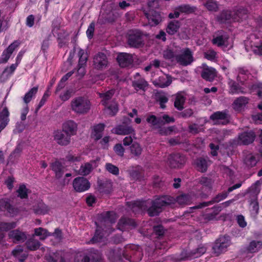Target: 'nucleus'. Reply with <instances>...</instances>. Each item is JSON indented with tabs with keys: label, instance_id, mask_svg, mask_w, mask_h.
<instances>
[{
	"label": "nucleus",
	"instance_id": "nucleus-23",
	"mask_svg": "<svg viewBox=\"0 0 262 262\" xmlns=\"http://www.w3.org/2000/svg\"><path fill=\"white\" fill-rule=\"evenodd\" d=\"M220 23H225L233 21V12L224 10L223 11L216 17Z\"/></svg>",
	"mask_w": 262,
	"mask_h": 262
},
{
	"label": "nucleus",
	"instance_id": "nucleus-25",
	"mask_svg": "<svg viewBox=\"0 0 262 262\" xmlns=\"http://www.w3.org/2000/svg\"><path fill=\"white\" fill-rule=\"evenodd\" d=\"M52 169L55 173V178L57 179H59L62 177L64 172L65 168L58 161H56L55 162L52 163Z\"/></svg>",
	"mask_w": 262,
	"mask_h": 262
},
{
	"label": "nucleus",
	"instance_id": "nucleus-48",
	"mask_svg": "<svg viewBox=\"0 0 262 262\" xmlns=\"http://www.w3.org/2000/svg\"><path fill=\"white\" fill-rule=\"evenodd\" d=\"M130 152L135 156L139 157L142 153V149L138 143H133L130 147Z\"/></svg>",
	"mask_w": 262,
	"mask_h": 262
},
{
	"label": "nucleus",
	"instance_id": "nucleus-8",
	"mask_svg": "<svg viewBox=\"0 0 262 262\" xmlns=\"http://www.w3.org/2000/svg\"><path fill=\"white\" fill-rule=\"evenodd\" d=\"M1 211L8 216L14 217L19 212V209L13 205L9 199H1Z\"/></svg>",
	"mask_w": 262,
	"mask_h": 262
},
{
	"label": "nucleus",
	"instance_id": "nucleus-42",
	"mask_svg": "<svg viewBox=\"0 0 262 262\" xmlns=\"http://www.w3.org/2000/svg\"><path fill=\"white\" fill-rule=\"evenodd\" d=\"M27 248L30 250H36L40 246V242L33 238L29 239L26 243Z\"/></svg>",
	"mask_w": 262,
	"mask_h": 262
},
{
	"label": "nucleus",
	"instance_id": "nucleus-9",
	"mask_svg": "<svg viewBox=\"0 0 262 262\" xmlns=\"http://www.w3.org/2000/svg\"><path fill=\"white\" fill-rule=\"evenodd\" d=\"M176 60L182 66H188L193 60L192 52L189 48L183 49L181 51V54L177 55Z\"/></svg>",
	"mask_w": 262,
	"mask_h": 262
},
{
	"label": "nucleus",
	"instance_id": "nucleus-27",
	"mask_svg": "<svg viewBox=\"0 0 262 262\" xmlns=\"http://www.w3.org/2000/svg\"><path fill=\"white\" fill-rule=\"evenodd\" d=\"M251 47L253 52L257 55L262 56V41L255 37L251 41Z\"/></svg>",
	"mask_w": 262,
	"mask_h": 262
},
{
	"label": "nucleus",
	"instance_id": "nucleus-41",
	"mask_svg": "<svg viewBox=\"0 0 262 262\" xmlns=\"http://www.w3.org/2000/svg\"><path fill=\"white\" fill-rule=\"evenodd\" d=\"M87 255L90 262H97L101 259V254L97 250L92 249Z\"/></svg>",
	"mask_w": 262,
	"mask_h": 262
},
{
	"label": "nucleus",
	"instance_id": "nucleus-58",
	"mask_svg": "<svg viewBox=\"0 0 262 262\" xmlns=\"http://www.w3.org/2000/svg\"><path fill=\"white\" fill-rule=\"evenodd\" d=\"M226 39V37H225L221 35L217 36L215 38H213L212 40V42L213 44L216 45L220 47L224 46L225 45Z\"/></svg>",
	"mask_w": 262,
	"mask_h": 262
},
{
	"label": "nucleus",
	"instance_id": "nucleus-34",
	"mask_svg": "<svg viewBox=\"0 0 262 262\" xmlns=\"http://www.w3.org/2000/svg\"><path fill=\"white\" fill-rule=\"evenodd\" d=\"M186 101V98L181 94L178 93L176 95L175 101L174 102V106L178 110L182 111L184 109V105Z\"/></svg>",
	"mask_w": 262,
	"mask_h": 262
},
{
	"label": "nucleus",
	"instance_id": "nucleus-4",
	"mask_svg": "<svg viewBox=\"0 0 262 262\" xmlns=\"http://www.w3.org/2000/svg\"><path fill=\"white\" fill-rule=\"evenodd\" d=\"M230 245L231 240L229 235L221 236L215 241L212 247V253L217 256L226 252Z\"/></svg>",
	"mask_w": 262,
	"mask_h": 262
},
{
	"label": "nucleus",
	"instance_id": "nucleus-47",
	"mask_svg": "<svg viewBox=\"0 0 262 262\" xmlns=\"http://www.w3.org/2000/svg\"><path fill=\"white\" fill-rule=\"evenodd\" d=\"M37 90L38 87H33L26 93L23 99L24 102L26 104L28 103L31 100L32 97L36 94Z\"/></svg>",
	"mask_w": 262,
	"mask_h": 262
},
{
	"label": "nucleus",
	"instance_id": "nucleus-35",
	"mask_svg": "<svg viewBox=\"0 0 262 262\" xmlns=\"http://www.w3.org/2000/svg\"><path fill=\"white\" fill-rule=\"evenodd\" d=\"M262 248V242L252 241L247 247L246 250L249 253L258 252Z\"/></svg>",
	"mask_w": 262,
	"mask_h": 262
},
{
	"label": "nucleus",
	"instance_id": "nucleus-2",
	"mask_svg": "<svg viewBox=\"0 0 262 262\" xmlns=\"http://www.w3.org/2000/svg\"><path fill=\"white\" fill-rule=\"evenodd\" d=\"M117 219L116 214L113 211H107L103 212L99 216L100 225H97V229L94 237L91 239L89 243H96L100 242L103 236L101 230L105 232H111L112 231V225L115 223Z\"/></svg>",
	"mask_w": 262,
	"mask_h": 262
},
{
	"label": "nucleus",
	"instance_id": "nucleus-43",
	"mask_svg": "<svg viewBox=\"0 0 262 262\" xmlns=\"http://www.w3.org/2000/svg\"><path fill=\"white\" fill-rule=\"evenodd\" d=\"M106 114L113 116L116 114L118 111V106L117 103L113 102L110 105L104 109Z\"/></svg>",
	"mask_w": 262,
	"mask_h": 262
},
{
	"label": "nucleus",
	"instance_id": "nucleus-32",
	"mask_svg": "<svg viewBox=\"0 0 262 262\" xmlns=\"http://www.w3.org/2000/svg\"><path fill=\"white\" fill-rule=\"evenodd\" d=\"M146 121L156 127H160L164 124V122L161 117H157L152 115L147 117Z\"/></svg>",
	"mask_w": 262,
	"mask_h": 262
},
{
	"label": "nucleus",
	"instance_id": "nucleus-31",
	"mask_svg": "<svg viewBox=\"0 0 262 262\" xmlns=\"http://www.w3.org/2000/svg\"><path fill=\"white\" fill-rule=\"evenodd\" d=\"M180 27V22L172 20L169 22L166 28V32L169 35H173L177 33Z\"/></svg>",
	"mask_w": 262,
	"mask_h": 262
},
{
	"label": "nucleus",
	"instance_id": "nucleus-60",
	"mask_svg": "<svg viewBox=\"0 0 262 262\" xmlns=\"http://www.w3.org/2000/svg\"><path fill=\"white\" fill-rule=\"evenodd\" d=\"M153 229L155 234L159 237L163 236L165 232L164 227L161 225L155 226Z\"/></svg>",
	"mask_w": 262,
	"mask_h": 262
},
{
	"label": "nucleus",
	"instance_id": "nucleus-14",
	"mask_svg": "<svg viewBox=\"0 0 262 262\" xmlns=\"http://www.w3.org/2000/svg\"><path fill=\"white\" fill-rule=\"evenodd\" d=\"M108 63L106 55L102 52H99L93 57V66L97 70L105 69Z\"/></svg>",
	"mask_w": 262,
	"mask_h": 262
},
{
	"label": "nucleus",
	"instance_id": "nucleus-49",
	"mask_svg": "<svg viewBox=\"0 0 262 262\" xmlns=\"http://www.w3.org/2000/svg\"><path fill=\"white\" fill-rule=\"evenodd\" d=\"M92 165L89 163H87L84 165H81L79 170V173L81 175L86 176L90 173V172L92 171Z\"/></svg>",
	"mask_w": 262,
	"mask_h": 262
},
{
	"label": "nucleus",
	"instance_id": "nucleus-52",
	"mask_svg": "<svg viewBox=\"0 0 262 262\" xmlns=\"http://www.w3.org/2000/svg\"><path fill=\"white\" fill-rule=\"evenodd\" d=\"M28 189L24 184L20 185L17 190L18 196L21 199H26L28 198Z\"/></svg>",
	"mask_w": 262,
	"mask_h": 262
},
{
	"label": "nucleus",
	"instance_id": "nucleus-1",
	"mask_svg": "<svg viewBox=\"0 0 262 262\" xmlns=\"http://www.w3.org/2000/svg\"><path fill=\"white\" fill-rule=\"evenodd\" d=\"M173 198L169 196L163 195L154 200H147L135 202L133 209H139L146 211L149 216H158L163 210V207L170 204Z\"/></svg>",
	"mask_w": 262,
	"mask_h": 262
},
{
	"label": "nucleus",
	"instance_id": "nucleus-59",
	"mask_svg": "<svg viewBox=\"0 0 262 262\" xmlns=\"http://www.w3.org/2000/svg\"><path fill=\"white\" fill-rule=\"evenodd\" d=\"M177 55L172 50L168 49L163 52V57L166 59H169L172 61V59L176 58Z\"/></svg>",
	"mask_w": 262,
	"mask_h": 262
},
{
	"label": "nucleus",
	"instance_id": "nucleus-16",
	"mask_svg": "<svg viewBox=\"0 0 262 262\" xmlns=\"http://www.w3.org/2000/svg\"><path fill=\"white\" fill-rule=\"evenodd\" d=\"M117 60L121 67L126 68L133 64L134 59L132 54L127 53H119L117 55Z\"/></svg>",
	"mask_w": 262,
	"mask_h": 262
},
{
	"label": "nucleus",
	"instance_id": "nucleus-39",
	"mask_svg": "<svg viewBox=\"0 0 262 262\" xmlns=\"http://www.w3.org/2000/svg\"><path fill=\"white\" fill-rule=\"evenodd\" d=\"M9 113L7 107H5L1 112V130L4 129L8 124Z\"/></svg>",
	"mask_w": 262,
	"mask_h": 262
},
{
	"label": "nucleus",
	"instance_id": "nucleus-37",
	"mask_svg": "<svg viewBox=\"0 0 262 262\" xmlns=\"http://www.w3.org/2000/svg\"><path fill=\"white\" fill-rule=\"evenodd\" d=\"M49 210L50 208L43 203H39L33 208L34 212L37 214H45L48 213Z\"/></svg>",
	"mask_w": 262,
	"mask_h": 262
},
{
	"label": "nucleus",
	"instance_id": "nucleus-30",
	"mask_svg": "<svg viewBox=\"0 0 262 262\" xmlns=\"http://www.w3.org/2000/svg\"><path fill=\"white\" fill-rule=\"evenodd\" d=\"M233 21H241L247 18V10L239 9L235 12H233Z\"/></svg>",
	"mask_w": 262,
	"mask_h": 262
},
{
	"label": "nucleus",
	"instance_id": "nucleus-64",
	"mask_svg": "<svg viewBox=\"0 0 262 262\" xmlns=\"http://www.w3.org/2000/svg\"><path fill=\"white\" fill-rule=\"evenodd\" d=\"M114 150L115 153L120 157H123L124 156V152L125 149L122 144H117L114 147Z\"/></svg>",
	"mask_w": 262,
	"mask_h": 262
},
{
	"label": "nucleus",
	"instance_id": "nucleus-20",
	"mask_svg": "<svg viewBox=\"0 0 262 262\" xmlns=\"http://www.w3.org/2000/svg\"><path fill=\"white\" fill-rule=\"evenodd\" d=\"M256 137L254 132H244L239 135V139L241 143L244 145H248L253 142Z\"/></svg>",
	"mask_w": 262,
	"mask_h": 262
},
{
	"label": "nucleus",
	"instance_id": "nucleus-19",
	"mask_svg": "<svg viewBox=\"0 0 262 262\" xmlns=\"http://www.w3.org/2000/svg\"><path fill=\"white\" fill-rule=\"evenodd\" d=\"M77 129V125L73 120H68L62 124V130L71 137L76 134Z\"/></svg>",
	"mask_w": 262,
	"mask_h": 262
},
{
	"label": "nucleus",
	"instance_id": "nucleus-44",
	"mask_svg": "<svg viewBox=\"0 0 262 262\" xmlns=\"http://www.w3.org/2000/svg\"><path fill=\"white\" fill-rule=\"evenodd\" d=\"M23 150V145L18 144L15 149L10 155L9 158L12 162H14L15 159L20 157Z\"/></svg>",
	"mask_w": 262,
	"mask_h": 262
},
{
	"label": "nucleus",
	"instance_id": "nucleus-36",
	"mask_svg": "<svg viewBox=\"0 0 262 262\" xmlns=\"http://www.w3.org/2000/svg\"><path fill=\"white\" fill-rule=\"evenodd\" d=\"M195 164L197 169L202 172H204L206 171L208 167V163L206 160L204 158L201 157L196 160Z\"/></svg>",
	"mask_w": 262,
	"mask_h": 262
},
{
	"label": "nucleus",
	"instance_id": "nucleus-63",
	"mask_svg": "<svg viewBox=\"0 0 262 262\" xmlns=\"http://www.w3.org/2000/svg\"><path fill=\"white\" fill-rule=\"evenodd\" d=\"M252 88L259 98L262 97V83H255L252 85Z\"/></svg>",
	"mask_w": 262,
	"mask_h": 262
},
{
	"label": "nucleus",
	"instance_id": "nucleus-10",
	"mask_svg": "<svg viewBox=\"0 0 262 262\" xmlns=\"http://www.w3.org/2000/svg\"><path fill=\"white\" fill-rule=\"evenodd\" d=\"M230 116L227 111L216 112L210 116V119L213 121L214 125H226L230 122Z\"/></svg>",
	"mask_w": 262,
	"mask_h": 262
},
{
	"label": "nucleus",
	"instance_id": "nucleus-38",
	"mask_svg": "<svg viewBox=\"0 0 262 262\" xmlns=\"http://www.w3.org/2000/svg\"><path fill=\"white\" fill-rule=\"evenodd\" d=\"M114 93L115 90L113 89L108 90L105 93H100V97L102 99L101 101L102 104L104 106H106L108 104V101L112 98Z\"/></svg>",
	"mask_w": 262,
	"mask_h": 262
},
{
	"label": "nucleus",
	"instance_id": "nucleus-5",
	"mask_svg": "<svg viewBox=\"0 0 262 262\" xmlns=\"http://www.w3.org/2000/svg\"><path fill=\"white\" fill-rule=\"evenodd\" d=\"M242 186L241 183H237L233 186L228 188L227 191L223 192L222 193H219L214 198H213L211 201L206 202H203L199 204L198 205L193 207L194 209L202 208L206 207L209 205L213 204L215 203H218L221 201L226 199L229 193L232 191L233 190L239 188Z\"/></svg>",
	"mask_w": 262,
	"mask_h": 262
},
{
	"label": "nucleus",
	"instance_id": "nucleus-46",
	"mask_svg": "<svg viewBox=\"0 0 262 262\" xmlns=\"http://www.w3.org/2000/svg\"><path fill=\"white\" fill-rule=\"evenodd\" d=\"M105 169L110 173L118 176L119 173V168L110 163H106L105 165Z\"/></svg>",
	"mask_w": 262,
	"mask_h": 262
},
{
	"label": "nucleus",
	"instance_id": "nucleus-13",
	"mask_svg": "<svg viewBox=\"0 0 262 262\" xmlns=\"http://www.w3.org/2000/svg\"><path fill=\"white\" fill-rule=\"evenodd\" d=\"M53 137L56 142L61 146H67L71 142V136L62 129L54 131Z\"/></svg>",
	"mask_w": 262,
	"mask_h": 262
},
{
	"label": "nucleus",
	"instance_id": "nucleus-22",
	"mask_svg": "<svg viewBox=\"0 0 262 262\" xmlns=\"http://www.w3.org/2000/svg\"><path fill=\"white\" fill-rule=\"evenodd\" d=\"M117 226L119 229L123 230L128 227L135 228L136 224L133 219L122 217L119 220Z\"/></svg>",
	"mask_w": 262,
	"mask_h": 262
},
{
	"label": "nucleus",
	"instance_id": "nucleus-45",
	"mask_svg": "<svg viewBox=\"0 0 262 262\" xmlns=\"http://www.w3.org/2000/svg\"><path fill=\"white\" fill-rule=\"evenodd\" d=\"M191 197L188 194H182L177 198V202L181 205H188L191 202Z\"/></svg>",
	"mask_w": 262,
	"mask_h": 262
},
{
	"label": "nucleus",
	"instance_id": "nucleus-54",
	"mask_svg": "<svg viewBox=\"0 0 262 262\" xmlns=\"http://www.w3.org/2000/svg\"><path fill=\"white\" fill-rule=\"evenodd\" d=\"M229 84L230 86V93H237L241 91V87L239 86L238 83H236L234 81L231 80L229 82Z\"/></svg>",
	"mask_w": 262,
	"mask_h": 262
},
{
	"label": "nucleus",
	"instance_id": "nucleus-33",
	"mask_svg": "<svg viewBox=\"0 0 262 262\" xmlns=\"http://www.w3.org/2000/svg\"><path fill=\"white\" fill-rule=\"evenodd\" d=\"M18 45L19 43L17 41H15L11 43L8 48L4 51L3 56H5L3 59L4 62H6L8 61L13 51Z\"/></svg>",
	"mask_w": 262,
	"mask_h": 262
},
{
	"label": "nucleus",
	"instance_id": "nucleus-26",
	"mask_svg": "<svg viewBox=\"0 0 262 262\" xmlns=\"http://www.w3.org/2000/svg\"><path fill=\"white\" fill-rule=\"evenodd\" d=\"M249 98L242 96L236 98L233 103V107L236 111H240L249 102Z\"/></svg>",
	"mask_w": 262,
	"mask_h": 262
},
{
	"label": "nucleus",
	"instance_id": "nucleus-50",
	"mask_svg": "<svg viewBox=\"0 0 262 262\" xmlns=\"http://www.w3.org/2000/svg\"><path fill=\"white\" fill-rule=\"evenodd\" d=\"M214 181L212 179L207 177H202L199 180V183L204 186L207 187L209 189L212 188Z\"/></svg>",
	"mask_w": 262,
	"mask_h": 262
},
{
	"label": "nucleus",
	"instance_id": "nucleus-7",
	"mask_svg": "<svg viewBox=\"0 0 262 262\" xmlns=\"http://www.w3.org/2000/svg\"><path fill=\"white\" fill-rule=\"evenodd\" d=\"M206 251V249L203 246L199 247L192 251L183 250L181 254V257L177 259L178 261L191 259L201 256Z\"/></svg>",
	"mask_w": 262,
	"mask_h": 262
},
{
	"label": "nucleus",
	"instance_id": "nucleus-62",
	"mask_svg": "<svg viewBox=\"0 0 262 262\" xmlns=\"http://www.w3.org/2000/svg\"><path fill=\"white\" fill-rule=\"evenodd\" d=\"M147 82L143 80H137L133 82V86L135 88H138L140 90H144L147 86Z\"/></svg>",
	"mask_w": 262,
	"mask_h": 262
},
{
	"label": "nucleus",
	"instance_id": "nucleus-55",
	"mask_svg": "<svg viewBox=\"0 0 262 262\" xmlns=\"http://www.w3.org/2000/svg\"><path fill=\"white\" fill-rule=\"evenodd\" d=\"M205 6L209 11H216L218 9L217 3L213 0H208L205 3Z\"/></svg>",
	"mask_w": 262,
	"mask_h": 262
},
{
	"label": "nucleus",
	"instance_id": "nucleus-29",
	"mask_svg": "<svg viewBox=\"0 0 262 262\" xmlns=\"http://www.w3.org/2000/svg\"><path fill=\"white\" fill-rule=\"evenodd\" d=\"M98 189L100 192L108 193L112 186L110 181L98 180Z\"/></svg>",
	"mask_w": 262,
	"mask_h": 262
},
{
	"label": "nucleus",
	"instance_id": "nucleus-17",
	"mask_svg": "<svg viewBox=\"0 0 262 262\" xmlns=\"http://www.w3.org/2000/svg\"><path fill=\"white\" fill-rule=\"evenodd\" d=\"M148 23L151 26H155L162 21V17L160 13L155 10H150L146 13Z\"/></svg>",
	"mask_w": 262,
	"mask_h": 262
},
{
	"label": "nucleus",
	"instance_id": "nucleus-15",
	"mask_svg": "<svg viewBox=\"0 0 262 262\" xmlns=\"http://www.w3.org/2000/svg\"><path fill=\"white\" fill-rule=\"evenodd\" d=\"M73 186L77 192H80L88 190L90 187V183L84 177H77L74 180Z\"/></svg>",
	"mask_w": 262,
	"mask_h": 262
},
{
	"label": "nucleus",
	"instance_id": "nucleus-12",
	"mask_svg": "<svg viewBox=\"0 0 262 262\" xmlns=\"http://www.w3.org/2000/svg\"><path fill=\"white\" fill-rule=\"evenodd\" d=\"M130 122V120L128 118H125V121H123L121 124L114 128L112 132L120 135H125L133 133L134 132V129L129 125Z\"/></svg>",
	"mask_w": 262,
	"mask_h": 262
},
{
	"label": "nucleus",
	"instance_id": "nucleus-56",
	"mask_svg": "<svg viewBox=\"0 0 262 262\" xmlns=\"http://www.w3.org/2000/svg\"><path fill=\"white\" fill-rule=\"evenodd\" d=\"M130 177L133 180H140L142 177L141 172L136 169H132L128 171Z\"/></svg>",
	"mask_w": 262,
	"mask_h": 262
},
{
	"label": "nucleus",
	"instance_id": "nucleus-3",
	"mask_svg": "<svg viewBox=\"0 0 262 262\" xmlns=\"http://www.w3.org/2000/svg\"><path fill=\"white\" fill-rule=\"evenodd\" d=\"M71 109L78 115L86 114L91 108V102L86 98L79 96L74 98L71 101Z\"/></svg>",
	"mask_w": 262,
	"mask_h": 262
},
{
	"label": "nucleus",
	"instance_id": "nucleus-61",
	"mask_svg": "<svg viewBox=\"0 0 262 262\" xmlns=\"http://www.w3.org/2000/svg\"><path fill=\"white\" fill-rule=\"evenodd\" d=\"M35 234L37 236H42L41 239H44L46 236L48 235V231L41 227L36 228L34 230Z\"/></svg>",
	"mask_w": 262,
	"mask_h": 262
},
{
	"label": "nucleus",
	"instance_id": "nucleus-40",
	"mask_svg": "<svg viewBox=\"0 0 262 262\" xmlns=\"http://www.w3.org/2000/svg\"><path fill=\"white\" fill-rule=\"evenodd\" d=\"M257 162V160L255 157L251 154L247 155L244 159V163L249 168L255 166Z\"/></svg>",
	"mask_w": 262,
	"mask_h": 262
},
{
	"label": "nucleus",
	"instance_id": "nucleus-28",
	"mask_svg": "<svg viewBox=\"0 0 262 262\" xmlns=\"http://www.w3.org/2000/svg\"><path fill=\"white\" fill-rule=\"evenodd\" d=\"M104 127L105 125L103 123H100L94 126L92 136L95 140H98L102 138Z\"/></svg>",
	"mask_w": 262,
	"mask_h": 262
},
{
	"label": "nucleus",
	"instance_id": "nucleus-24",
	"mask_svg": "<svg viewBox=\"0 0 262 262\" xmlns=\"http://www.w3.org/2000/svg\"><path fill=\"white\" fill-rule=\"evenodd\" d=\"M201 76L206 80L211 81L216 76V72L214 68L207 67L203 70Z\"/></svg>",
	"mask_w": 262,
	"mask_h": 262
},
{
	"label": "nucleus",
	"instance_id": "nucleus-51",
	"mask_svg": "<svg viewBox=\"0 0 262 262\" xmlns=\"http://www.w3.org/2000/svg\"><path fill=\"white\" fill-rule=\"evenodd\" d=\"M196 8L193 6H190L189 5H183L180 6L178 10L183 13H191L194 12Z\"/></svg>",
	"mask_w": 262,
	"mask_h": 262
},
{
	"label": "nucleus",
	"instance_id": "nucleus-53",
	"mask_svg": "<svg viewBox=\"0 0 262 262\" xmlns=\"http://www.w3.org/2000/svg\"><path fill=\"white\" fill-rule=\"evenodd\" d=\"M16 227V223L12 222L10 223L1 222V231H8Z\"/></svg>",
	"mask_w": 262,
	"mask_h": 262
},
{
	"label": "nucleus",
	"instance_id": "nucleus-11",
	"mask_svg": "<svg viewBox=\"0 0 262 262\" xmlns=\"http://www.w3.org/2000/svg\"><path fill=\"white\" fill-rule=\"evenodd\" d=\"M186 162L185 157L179 153L172 154L169 155L167 159V164L171 168H179L184 165Z\"/></svg>",
	"mask_w": 262,
	"mask_h": 262
},
{
	"label": "nucleus",
	"instance_id": "nucleus-57",
	"mask_svg": "<svg viewBox=\"0 0 262 262\" xmlns=\"http://www.w3.org/2000/svg\"><path fill=\"white\" fill-rule=\"evenodd\" d=\"M87 59H88V57H87L86 55H85L84 56H79V63H78V66H79V68L78 69L77 72L78 73H81L82 76L84 75V73H83L84 69L82 68V67L86 63Z\"/></svg>",
	"mask_w": 262,
	"mask_h": 262
},
{
	"label": "nucleus",
	"instance_id": "nucleus-21",
	"mask_svg": "<svg viewBox=\"0 0 262 262\" xmlns=\"http://www.w3.org/2000/svg\"><path fill=\"white\" fill-rule=\"evenodd\" d=\"M8 235L10 238L12 239L15 243H23L27 239L26 233L18 229L11 231Z\"/></svg>",
	"mask_w": 262,
	"mask_h": 262
},
{
	"label": "nucleus",
	"instance_id": "nucleus-18",
	"mask_svg": "<svg viewBox=\"0 0 262 262\" xmlns=\"http://www.w3.org/2000/svg\"><path fill=\"white\" fill-rule=\"evenodd\" d=\"M172 77L168 74L160 76L157 80H155L152 83L156 86L164 88L168 86L172 82Z\"/></svg>",
	"mask_w": 262,
	"mask_h": 262
},
{
	"label": "nucleus",
	"instance_id": "nucleus-6",
	"mask_svg": "<svg viewBox=\"0 0 262 262\" xmlns=\"http://www.w3.org/2000/svg\"><path fill=\"white\" fill-rule=\"evenodd\" d=\"M127 42L130 47L140 48L144 43L142 33L138 30H131L128 33Z\"/></svg>",
	"mask_w": 262,
	"mask_h": 262
}]
</instances>
